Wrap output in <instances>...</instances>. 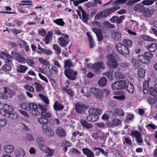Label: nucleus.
I'll list each match as a JSON object with an SVG mask.
<instances>
[{"instance_id": "obj_23", "label": "nucleus", "mask_w": 157, "mask_h": 157, "mask_svg": "<svg viewBox=\"0 0 157 157\" xmlns=\"http://www.w3.org/2000/svg\"><path fill=\"white\" fill-rule=\"evenodd\" d=\"M4 151L8 154L12 153L14 150V146L12 145H6L4 147Z\"/></svg>"}, {"instance_id": "obj_26", "label": "nucleus", "mask_w": 157, "mask_h": 157, "mask_svg": "<svg viewBox=\"0 0 157 157\" xmlns=\"http://www.w3.org/2000/svg\"><path fill=\"white\" fill-rule=\"evenodd\" d=\"M28 69L27 67L22 65H19L17 66V71L19 73H25Z\"/></svg>"}, {"instance_id": "obj_63", "label": "nucleus", "mask_w": 157, "mask_h": 157, "mask_svg": "<svg viewBox=\"0 0 157 157\" xmlns=\"http://www.w3.org/2000/svg\"><path fill=\"white\" fill-rule=\"evenodd\" d=\"M41 116L44 117L49 118L51 117V113L50 112H46L40 113Z\"/></svg>"}, {"instance_id": "obj_40", "label": "nucleus", "mask_w": 157, "mask_h": 157, "mask_svg": "<svg viewBox=\"0 0 157 157\" xmlns=\"http://www.w3.org/2000/svg\"><path fill=\"white\" fill-rule=\"evenodd\" d=\"M53 49L54 50L56 54L57 55L59 54L61 52V49L60 47L57 44H55L53 46Z\"/></svg>"}, {"instance_id": "obj_35", "label": "nucleus", "mask_w": 157, "mask_h": 157, "mask_svg": "<svg viewBox=\"0 0 157 157\" xmlns=\"http://www.w3.org/2000/svg\"><path fill=\"white\" fill-rule=\"evenodd\" d=\"M53 107L55 110L58 111L63 109L64 108V106L61 103L56 101L54 104Z\"/></svg>"}, {"instance_id": "obj_59", "label": "nucleus", "mask_w": 157, "mask_h": 157, "mask_svg": "<svg viewBox=\"0 0 157 157\" xmlns=\"http://www.w3.org/2000/svg\"><path fill=\"white\" fill-rule=\"evenodd\" d=\"M142 38L144 40L151 41H155V39L151 37L150 36L147 35H143Z\"/></svg>"}, {"instance_id": "obj_33", "label": "nucleus", "mask_w": 157, "mask_h": 157, "mask_svg": "<svg viewBox=\"0 0 157 157\" xmlns=\"http://www.w3.org/2000/svg\"><path fill=\"white\" fill-rule=\"evenodd\" d=\"M131 62L134 68H138L139 67L140 63L137 59L135 58H132L131 59Z\"/></svg>"}, {"instance_id": "obj_12", "label": "nucleus", "mask_w": 157, "mask_h": 157, "mask_svg": "<svg viewBox=\"0 0 157 157\" xmlns=\"http://www.w3.org/2000/svg\"><path fill=\"white\" fill-rule=\"evenodd\" d=\"M3 108L4 109V112L6 114H3L1 112H0V113L6 116L10 113L13 112L14 110V108L12 106L7 104H6L3 105Z\"/></svg>"}, {"instance_id": "obj_50", "label": "nucleus", "mask_w": 157, "mask_h": 157, "mask_svg": "<svg viewBox=\"0 0 157 157\" xmlns=\"http://www.w3.org/2000/svg\"><path fill=\"white\" fill-rule=\"evenodd\" d=\"M34 84L35 85V87L36 91L40 92L43 90V87L40 83L35 82Z\"/></svg>"}, {"instance_id": "obj_20", "label": "nucleus", "mask_w": 157, "mask_h": 157, "mask_svg": "<svg viewBox=\"0 0 157 157\" xmlns=\"http://www.w3.org/2000/svg\"><path fill=\"white\" fill-rule=\"evenodd\" d=\"M56 132L58 136L61 137H64L66 135V131L60 128H57L56 130Z\"/></svg>"}, {"instance_id": "obj_57", "label": "nucleus", "mask_w": 157, "mask_h": 157, "mask_svg": "<svg viewBox=\"0 0 157 157\" xmlns=\"http://www.w3.org/2000/svg\"><path fill=\"white\" fill-rule=\"evenodd\" d=\"M11 68L10 65L8 64H5L2 67V70L4 71H10L11 70Z\"/></svg>"}, {"instance_id": "obj_39", "label": "nucleus", "mask_w": 157, "mask_h": 157, "mask_svg": "<svg viewBox=\"0 0 157 157\" xmlns=\"http://www.w3.org/2000/svg\"><path fill=\"white\" fill-rule=\"evenodd\" d=\"M107 80L106 78L101 77L98 82V85L101 86H105L107 83Z\"/></svg>"}, {"instance_id": "obj_4", "label": "nucleus", "mask_w": 157, "mask_h": 157, "mask_svg": "<svg viewBox=\"0 0 157 157\" xmlns=\"http://www.w3.org/2000/svg\"><path fill=\"white\" fill-rule=\"evenodd\" d=\"M38 109V107L35 104L32 103L29 104V110L32 115L36 116L39 115L40 113Z\"/></svg>"}, {"instance_id": "obj_56", "label": "nucleus", "mask_w": 157, "mask_h": 157, "mask_svg": "<svg viewBox=\"0 0 157 157\" xmlns=\"http://www.w3.org/2000/svg\"><path fill=\"white\" fill-rule=\"evenodd\" d=\"M98 135L99 139H100L101 140L104 142L106 138V136L104 133L103 132H100Z\"/></svg>"}, {"instance_id": "obj_17", "label": "nucleus", "mask_w": 157, "mask_h": 157, "mask_svg": "<svg viewBox=\"0 0 157 157\" xmlns=\"http://www.w3.org/2000/svg\"><path fill=\"white\" fill-rule=\"evenodd\" d=\"M121 34L118 32L113 30L111 33L112 38L117 41L120 40L121 37Z\"/></svg>"}, {"instance_id": "obj_28", "label": "nucleus", "mask_w": 157, "mask_h": 157, "mask_svg": "<svg viewBox=\"0 0 157 157\" xmlns=\"http://www.w3.org/2000/svg\"><path fill=\"white\" fill-rule=\"evenodd\" d=\"M52 32L51 31L48 32L44 39V41L46 44H48L52 40Z\"/></svg>"}, {"instance_id": "obj_3", "label": "nucleus", "mask_w": 157, "mask_h": 157, "mask_svg": "<svg viewBox=\"0 0 157 157\" xmlns=\"http://www.w3.org/2000/svg\"><path fill=\"white\" fill-rule=\"evenodd\" d=\"M118 52L123 55H128L129 53L128 48L121 43H118L116 46Z\"/></svg>"}, {"instance_id": "obj_18", "label": "nucleus", "mask_w": 157, "mask_h": 157, "mask_svg": "<svg viewBox=\"0 0 157 157\" xmlns=\"http://www.w3.org/2000/svg\"><path fill=\"white\" fill-rule=\"evenodd\" d=\"M90 115H96L98 116L101 114L102 111L101 109H95L94 108L90 109L88 111Z\"/></svg>"}, {"instance_id": "obj_36", "label": "nucleus", "mask_w": 157, "mask_h": 157, "mask_svg": "<svg viewBox=\"0 0 157 157\" xmlns=\"http://www.w3.org/2000/svg\"><path fill=\"white\" fill-rule=\"evenodd\" d=\"M3 92L5 93L8 94L10 96V97L11 98L13 97L14 95H15V93L13 91L10 89L8 88L4 87L3 88Z\"/></svg>"}, {"instance_id": "obj_61", "label": "nucleus", "mask_w": 157, "mask_h": 157, "mask_svg": "<svg viewBox=\"0 0 157 157\" xmlns=\"http://www.w3.org/2000/svg\"><path fill=\"white\" fill-rule=\"evenodd\" d=\"M40 97L42 99L44 103L46 104H48L49 103V101L48 98L45 97L44 95L41 94H39Z\"/></svg>"}, {"instance_id": "obj_13", "label": "nucleus", "mask_w": 157, "mask_h": 157, "mask_svg": "<svg viewBox=\"0 0 157 157\" xmlns=\"http://www.w3.org/2000/svg\"><path fill=\"white\" fill-rule=\"evenodd\" d=\"M41 150L44 152L45 155L47 157L52 156L53 155L55 151L54 149H51L46 146H45L43 148V149H41Z\"/></svg>"}, {"instance_id": "obj_30", "label": "nucleus", "mask_w": 157, "mask_h": 157, "mask_svg": "<svg viewBox=\"0 0 157 157\" xmlns=\"http://www.w3.org/2000/svg\"><path fill=\"white\" fill-rule=\"evenodd\" d=\"M80 122L82 125L83 127L87 129L91 128L93 127V125L92 124L88 123L85 120H80Z\"/></svg>"}, {"instance_id": "obj_43", "label": "nucleus", "mask_w": 157, "mask_h": 157, "mask_svg": "<svg viewBox=\"0 0 157 157\" xmlns=\"http://www.w3.org/2000/svg\"><path fill=\"white\" fill-rule=\"evenodd\" d=\"M6 117H8L11 119H17L18 117L17 113L15 112H13L6 115Z\"/></svg>"}, {"instance_id": "obj_64", "label": "nucleus", "mask_w": 157, "mask_h": 157, "mask_svg": "<svg viewBox=\"0 0 157 157\" xmlns=\"http://www.w3.org/2000/svg\"><path fill=\"white\" fill-rule=\"evenodd\" d=\"M92 24L93 26L94 27H98L101 28L102 26L101 24L98 21H94L92 22Z\"/></svg>"}, {"instance_id": "obj_44", "label": "nucleus", "mask_w": 157, "mask_h": 157, "mask_svg": "<svg viewBox=\"0 0 157 157\" xmlns=\"http://www.w3.org/2000/svg\"><path fill=\"white\" fill-rule=\"evenodd\" d=\"M114 112L118 116H123L124 115V112L120 109H116L114 110Z\"/></svg>"}, {"instance_id": "obj_55", "label": "nucleus", "mask_w": 157, "mask_h": 157, "mask_svg": "<svg viewBox=\"0 0 157 157\" xmlns=\"http://www.w3.org/2000/svg\"><path fill=\"white\" fill-rule=\"evenodd\" d=\"M141 0H128L127 3V6H132L135 3L140 1Z\"/></svg>"}, {"instance_id": "obj_29", "label": "nucleus", "mask_w": 157, "mask_h": 157, "mask_svg": "<svg viewBox=\"0 0 157 157\" xmlns=\"http://www.w3.org/2000/svg\"><path fill=\"white\" fill-rule=\"evenodd\" d=\"M82 151L84 154L88 157H94V155L93 152L87 148H83Z\"/></svg>"}, {"instance_id": "obj_47", "label": "nucleus", "mask_w": 157, "mask_h": 157, "mask_svg": "<svg viewBox=\"0 0 157 157\" xmlns=\"http://www.w3.org/2000/svg\"><path fill=\"white\" fill-rule=\"evenodd\" d=\"M120 89H124L127 86V83L124 80H120L118 81Z\"/></svg>"}, {"instance_id": "obj_9", "label": "nucleus", "mask_w": 157, "mask_h": 157, "mask_svg": "<svg viewBox=\"0 0 157 157\" xmlns=\"http://www.w3.org/2000/svg\"><path fill=\"white\" fill-rule=\"evenodd\" d=\"M105 68V64L103 62H98L93 65L92 68L97 73H99L100 69H104Z\"/></svg>"}, {"instance_id": "obj_54", "label": "nucleus", "mask_w": 157, "mask_h": 157, "mask_svg": "<svg viewBox=\"0 0 157 157\" xmlns=\"http://www.w3.org/2000/svg\"><path fill=\"white\" fill-rule=\"evenodd\" d=\"M112 86L113 89L114 90L121 89L118 81H117L113 83Z\"/></svg>"}, {"instance_id": "obj_52", "label": "nucleus", "mask_w": 157, "mask_h": 157, "mask_svg": "<svg viewBox=\"0 0 157 157\" xmlns=\"http://www.w3.org/2000/svg\"><path fill=\"white\" fill-rule=\"evenodd\" d=\"M127 90L130 93H132L134 91V87L131 83H128L127 85Z\"/></svg>"}, {"instance_id": "obj_51", "label": "nucleus", "mask_w": 157, "mask_h": 157, "mask_svg": "<svg viewBox=\"0 0 157 157\" xmlns=\"http://www.w3.org/2000/svg\"><path fill=\"white\" fill-rule=\"evenodd\" d=\"M132 40L128 39H125L123 41L122 44L126 46H131L132 45Z\"/></svg>"}, {"instance_id": "obj_45", "label": "nucleus", "mask_w": 157, "mask_h": 157, "mask_svg": "<svg viewBox=\"0 0 157 157\" xmlns=\"http://www.w3.org/2000/svg\"><path fill=\"white\" fill-rule=\"evenodd\" d=\"M73 64L71 61L69 59H67L64 62V67L65 68L73 67Z\"/></svg>"}, {"instance_id": "obj_7", "label": "nucleus", "mask_w": 157, "mask_h": 157, "mask_svg": "<svg viewBox=\"0 0 157 157\" xmlns=\"http://www.w3.org/2000/svg\"><path fill=\"white\" fill-rule=\"evenodd\" d=\"M41 128L44 134L50 137L54 136V132L50 126L46 125H43L42 126Z\"/></svg>"}, {"instance_id": "obj_16", "label": "nucleus", "mask_w": 157, "mask_h": 157, "mask_svg": "<svg viewBox=\"0 0 157 157\" xmlns=\"http://www.w3.org/2000/svg\"><path fill=\"white\" fill-rule=\"evenodd\" d=\"M92 31L96 34L99 41H101L103 39V35L101 29L94 27L92 29Z\"/></svg>"}, {"instance_id": "obj_53", "label": "nucleus", "mask_w": 157, "mask_h": 157, "mask_svg": "<svg viewBox=\"0 0 157 157\" xmlns=\"http://www.w3.org/2000/svg\"><path fill=\"white\" fill-rule=\"evenodd\" d=\"M149 93L153 96H157V90L152 87L150 88Z\"/></svg>"}, {"instance_id": "obj_62", "label": "nucleus", "mask_w": 157, "mask_h": 157, "mask_svg": "<svg viewBox=\"0 0 157 157\" xmlns=\"http://www.w3.org/2000/svg\"><path fill=\"white\" fill-rule=\"evenodd\" d=\"M112 122L113 125L118 126L121 123V120L117 119H114L112 120Z\"/></svg>"}, {"instance_id": "obj_32", "label": "nucleus", "mask_w": 157, "mask_h": 157, "mask_svg": "<svg viewBox=\"0 0 157 157\" xmlns=\"http://www.w3.org/2000/svg\"><path fill=\"white\" fill-rule=\"evenodd\" d=\"M138 59L143 63H147L150 61V60L147 58L144 55H139L137 56Z\"/></svg>"}, {"instance_id": "obj_38", "label": "nucleus", "mask_w": 157, "mask_h": 157, "mask_svg": "<svg viewBox=\"0 0 157 157\" xmlns=\"http://www.w3.org/2000/svg\"><path fill=\"white\" fill-rule=\"evenodd\" d=\"M91 33L87 32L86 33V35L89 38V41L90 43V48H91L94 47L95 45L94 43L93 40V39L91 35Z\"/></svg>"}, {"instance_id": "obj_22", "label": "nucleus", "mask_w": 157, "mask_h": 157, "mask_svg": "<svg viewBox=\"0 0 157 157\" xmlns=\"http://www.w3.org/2000/svg\"><path fill=\"white\" fill-rule=\"evenodd\" d=\"M36 141L38 144V146L39 148L41 150L43 149L45 145L44 144V140L43 137H39L36 138Z\"/></svg>"}, {"instance_id": "obj_49", "label": "nucleus", "mask_w": 157, "mask_h": 157, "mask_svg": "<svg viewBox=\"0 0 157 157\" xmlns=\"http://www.w3.org/2000/svg\"><path fill=\"white\" fill-rule=\"evenodd\" d=\"M114 76L115 78L117 79H123L124 78V75L119 71H117L115 72Z\"/></svg>"}, {"instance_id": "obj_37", "label": "nucleus", "mask_w": 157, "mask_h": 157, "mask_svg": "<svg viewBox=\"0 0 157 157\" xmlns=\"http://www.w3.org/2000/svg\"><path fill=\"white\" fill-rule=\"evenodd\" d=\"M99 118L98 115H89L86 117V119L89 121L94 122L97 121Z\"/></svg>"}, {"instance_id": "obj_15", "label": "nucleus", "mask_w": 157, "mask_h": 157, "mask_svg": "<svg viewBox=\"0 0 157 157\" xmlns=\"http://www.w3.org/2000/svg\"><path fill=\"white\" fill-rule=\"evenodd\" d=\"M78 8L79 11L82 12V18L83 21L85 23H87L89 20V15L86 13L81 6H78Z\"/></svg>"}, {"instance_id": "obj_25", "label": "nucleus", "mask_w": 157, "mask_h": 157, "mask_svg": "<svg viewBox=\"0 0 157 157\" xmlns=\"http://www.w3.org/2000/svg\"><path fill=\"white\" fill-rule=\"evenodd\" d=\"M144 6L140 4H136L133 7V10L139 12H143L144 11Z\"/></svg>"}, {"instance_id": "obj_11", "label": "nucleus", "mask_w": 157, "mask_h": 157, "mask_svg": "<svg viewBox=\"0 0 157 157\" xmlns=\"http://www.w3.org/2000/svg\"><path fill=\"white\" fill-rule=\"evenodd\" d=\"M13 56L6 52H2L0 53V58L2 59H5V63H8L10 64L12 63V61L10 59H12Z\"/></svg>"}, {"instance_id": "obj_1", "label": "nucleus", "mask_w": 157, "mask_h": 157, "mask_svg": "<svg viewBox=\"0 0 157 157\" xmlns=\"http://www.w3.org/2000/svg\"><path fill=\"white\" fill-rule=\"evenodd\" d=\"M120 9V7L118 6H116L115 7H111L110 8L106 9L103 11L98 13L95 16V18L96 19H98L101 17H107L110 14L113 12Z\"/></svg>"}, {"instance_id": "obj_19", "label": "nucleus", "mask_w": 157, "mask_h": 157, "mask_svg": "<svg viewBox=\"0 0 157 157\" xmlns=\"http://www.w3.org/2000/svg\"><path fill=\"white\" fill-rule=\"evenodd\" d=\"M124 18V16H121L119 17L116 16H113L110 19V21L113 23L116 22L119 24L122 21Z\"/></svg>"}, {"instance_id": "obj_27", "label": "nucleus", "mask_w": 157, "mask_h": 157, "mask_svg": "<svg viewBox=\"0 0 157 157\" xmlns=\"http://www.w3.org/2000/svg\"><path fill=\"white\" fill-rule=\"evenodd\" d=\"M144 15L146 17H150L154 12V10L152 9H149L148 8H144Z\"/></svg>"}, {"instance_id": "obj_48", "label": "nucleus", "mask_w": 157, "mask_h": 157, "mask_svg": "<svg viewBox=\"0 0 157 157\" xmlns=\"http://www.w3.org/2000/svg\"><path fill=\"white\" fill-rule=\"evenodd\" d=\"M156 1V0H144L141 2V3L145 6L150 5L153 4L154 1Z\"/></svg>"}, {"instance_id": "obj_14", "label": "nucleus", "mask_w": 157, "mask_h": 157, "mask_svg": "<svg viewBox=\"0 0 157 157\" xmlns=\"http://www.w3.org/2000/svg\"><path fill=\"white\" fill-rule=\"evenodd\" d=\"M14 153L15 157H26V152L22 148L20 147L19 150H16Z\"/></svg>"}, {"instance_id": "obj_46", "label": "nucleus", "mask_w": 157, "mask_h": 157, "mask_svg": "<svg viewBox=\"0 0 157 157\" xmlns=\"http://www.w3.org/2000/svg\"><path fill=\"white\" fill-rule=\"evenodd\" d=\"M145 73V70L142 68H140L138 70L137 72V75L140 77H144Z\"/></svg>"}, {"instance_id": "obj_2", "label": "nucleus", "mask_w": 157, "mask_h": 157, "mask_svg": "<svg viewBox=\"0 0 157 157\" xmlns=\"http://www.w3.org/2000/svg\"><path fill=\"white\" fill-rule=\"evenodd\" d=\"M108 61L106 63L107 65L109 68H116L118 66L117 60L111 54L107 56Z\"/></svg>"}, {"instance_id": "obj_21", "label": "nucleus", "mask_w": 157, "mask_h": 157, "mask_svg": "<svg viewBox=\"0 0 157 157\" xmlns=\"http://www.w3.org/2000/svg\"><path fill=\"white\" fill-rule=\"evenodd\" d=\"M85 107V105L83 104L77 103L75 105L76 111L78 113L83 112Z\"/></svg>"}, {"instance_id": "obj_34", "label": "nucleus", "mask_w": 157, "mask_h": 157, "mask_svg": "<svg viewBox=\"0 0 157 157\" xmlns=\"http://www.w3.org/2000/svg\"><path fill=\"white\" fill-rule=\"evenodd\" d=\"M14 57L19 62L23 63L25 61V59L22 56L18 53H15L14 54Z\"/></svg>"}, {"instance_id": "obj_60", "label": "nucleus", "mask_w": 157, "mask_h": 157, "mask_svg": "<svg viewBox=\"0 0 157 157\" xmlns=\"http://www.w3.org/2000/svg\"><path fill=\"white\" fill-rule=\"evenodd\" d=\"M103 24L106 27L110 29H113L115 27V25L111 24L108 21H106L103 23Z\"/></svg>"}, {"instance_id": "obj_42", "label": "nucleus", "mask_w": 157, "mask_h": 157, "mask_svg": "<svg viewBox=\"0 0 157 157\" xmlns=\"http://www.w3.org/2000/svg\"><path fill=\"white\" fill-rule=\"evenodd\" d=\"M53 21L54 23L60 26H63L65 24V23L62 18L57 19L55 20H53Z\"/></svg>"}, {"instance_id": "obj_31", "label": "nucleus", "mask_w": 157, "mask_h": 157, "mask_svg": "<svg viewBox=\"0 0 157 157\" xmlns=\"http://www.w3.org/2000/svg\"><path fill=\"white\" fill-rule=\"evenodd\" d=\"M147 49L151 52H154L157 49V44L156 43H151L147 45Z\"/></svg>"}, {"instance_id": "obj_24", "label": "nucleus", "mask_w": 157, "mask_h": 157, "mask_svg": "<svg viewBox=\"0 0 157 157\" xmlns=\"http://www.w3.org/2000/svg\"><path fill=\"white\" fill-rule=\"evenodd\" d=\"M42 73L51 76L53 73L52 71L48 67H43L41 71Z\"/></svg>"}, {"instance_id": "obj_41", "label": "nucleus", "mask_w": 157, "mask_h": 157, "mask_svg": "<svg viewBox=\"0 0 157 157\" xmlns=\"http://www.w3.org/2000/svg\"><path fill=\"white\" fill-rule=\"evenodd\" d=\"M38 121L39 123L42 124H46L48 123V119L44 117H40L38 119Z\"/></svg>"}, {"instance_id": "obj_58", "label": "nucleus", "mask_w": 157, "mask_h": 157, "mask_svg": "<svg viewBox=\"0 0 157 157\" xmlns=\"http://www.w3.org/2000/svg\"><path fill=\"white\" fill-rule=\"evenodd\" d=\"M157 98H155L149 97L148 98L147 101L150 104H153L157 101Z\"/></svg>"}, {"instance_id": "obj_10", "label": "nucleus", "mask_w": 157, "mask_h": 157, "mask_svg": "<svg viewBox=\"0 0 157 157\" xmlns=\"http://www.w3.org/2000/svg\"><path fill=\"white\" fill-rule=\"evenodd\" d=\"M131 136L132 137H135L138 143H141L143 142L142 134L138 131L134 130L132 131Z\"/></svg>"}, {"instance_id": "obj_6", "label": "nucleus", "mask_w": 157, "mask_h": 157, "mask_svg": "<svg viewBox=\"0 0 157 157\" xmlns=\"http://www.w3.org/2000/svg\"><path fill=\"white\" fill-rule=\"evenodd\" d=\"M69 36L67 34L63 35L61 36L58 39V43L61 47H65L68 43L69 41Z\"/></svg>"}, {"instance_id": "obj_5", "label": "nucleus", "mask_w": 157, "mask_h": 157, "mask_svg": "<svg viewBox=\"0 0 157 157\" xmlns=\"http://www.w3.org/2000/svg\"><path fill=\"white\" fill-rule=\"evenodd\" d=\"M65 76L69 79L71 80H74L76 78V76L77 74V71H74L72 70L67 68L64 71Z\"/></svg>"}, {"instance_id": "obj_8", "label": "nucleus", "mask_w": 157, "mask_h": 157, "mask_svg": "<svg viewBox=\"0 0 157 157\" xmlns=\"http://www.w3.org/2000/svg\"><path fill=\"white\" fill-rule=\"evenodd\" d=\"M91 93L98 99L102 98L103 97V93L102 90L98 88H90Z\"/></svg>"}]
</instances>
